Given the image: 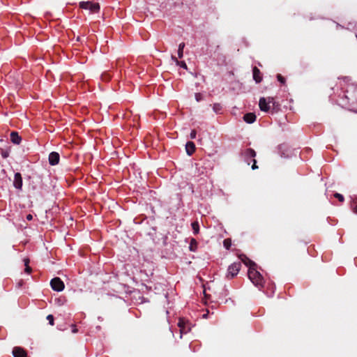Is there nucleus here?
I'll list each match as a JSON object with an SVG mask.
<instances>
[{
  "instance_id": "obj_24",
  "label": "nucleus",
  "mask_w": 357,
  "mask_h": 357,
  "mask_svg": "<svg viewBox=\"0 0 357 357\" xmlns=\"http://www.w3.org/2000/svg\"><path fill=\"white\" fill-rule=\"evenodd\" d=\"M47 319L49 321V324L51 326H53L54 324L53 315H52V314L47 315Z\"/></svg>"
},
{
  "instance_id": "obj_21",
  "label": "nucleus",
  "mask_w": 357,
  "mask_h": 357,
  "mask_svg": "<svg viewBox=\"0 0 357 357\" xmlns=\"http://www.w3.org/2000/svg\"><path fill=\"white\" fill-rule=\"evenodd\" d=\"M79 8L82 9L89 8V1H81L79 3Z\"/></svg>"
},
{
  "instance_id": "obj_20",
  "label": "nucleus",
  "mask_w": 357,
  "mask_h": 357,
  "mask_svg": "<svg viewBox=\"0 0 357 357\" xmlns=\"http://www.w3.org/2000/svg\"><path fill=\"white\" fill-rule=\"evenodd\" d=\"M223 245L227 250H229L231 246V241L229 238H226L223 241Z\"/></svg>"
},
{
  "instance_id": "obj_25",
  "label": "nucleus",
  "mask_w": 357,
  "mask_h": 357,
  "mask_svg": "<svg viewBox=\"0 0 357 357\" xmlns=\"http://www.w3.org/2000/svg\"><path fill=\"white\" fill-rule=\"evenodd\" d=\"M277 79L281 84L285 83V78L282 77L280 74H278L277 75Z\"/></svg>"
},
{
  "instance_id": "obj_8",
  "label": "nucleus",
  "mask_w": 357,
  "mask_h": 357,
  "mask_svg": "<svg viewBox=\"0 0 357 357\" xmlns=\"http://www.w3.org/2000/svg\"><path fill=\"white\" fill-rule=\"evenodd\" d=\"M178 326L179 327L180 333H181L180 338L182 337L183 334H185L190 331V328L185 326V321L182 319H179V321L178 322Z\"/></svg>"
},
{
  "instance_id": "obj_4",
  "label": "nucleus",
  "mask_w": 357,
  "mask_h": 357,
  "mask_svg": "<svg viewBox=\"0 0 357 357\" xmlns=\"http://www.w3.org/2000/svg\"><path fill=\"white\" fill-rule=\"evenodd\" d=\"M272 99L268 98L262 97L259 99V106L260 109L262 112H268L271 109V103Z\"/></svg>"
},
{
  "instance_id": "obj_9",
  "label": "nucleus",
  "mask_w": 357,
  "mask_h": 357,
  "mask_svg": "<svg viewBox=\"0 0 357 357\" xmlns=\"http://www.w3.org/2000/svg\"><path fill=\"white\" fill-rule=\"evenodd\" d=\"M14 357H27L26 351L21 347H14L13 350Z\"/></svg>"
},
{
  "instance_id": "obj_27",
  "label": "nucleus",
  "mask_w": 357,
  "mask_h": 357,
  "mask_svg": "<svg viewBox=\"0 0 357 357\" xmlns=\"http://www.w3.org/2000/svg\"><path fill=\"white\" fill-rule=\"evenodd\" d=\"M24 271L26 273H31L32 268L29 266V265H26V266H25Z\"/></svg>"
},
{
  "instance_id": "obj_2",
  "label": "nucleus",
  "mask_w": 357,
  "mask_h": 357,
  "mask_svg": "<svg viewBox=\"0 0 357 357\" xmlns=\"http://www.w3.org/2000/svg\"><path fill=\"white\" fill-rule=\"evenodd\" d=\"M241 156L243 160L248 165H250L251 162H253L252 169L255 170L258 168L257 160H255L256 152L254 149L248 148L243 150L241 153Z\"/></svg>"
},
{
  "instance_id": "obj_11",
  "label": "nucleus",
  "mask_w": 357,
  "mask_h": 357,
  "mask_svg": "<svg viewBox=\"0 0 357 357\" xmlns=\"http://www.w3.org/2000/svg\"><path fill=\"white\" fill-rule=\"evenodd\" d=\"M10 141L13 144H20V142L22 141V138L19 135L17 132H15V131L11 132V133L10 135Z\"/></svg>"
},
{
  "instance_id": "obj_18",
  "label": "nucleus",
  "mask_w": 357,
  "mask_h": 357,
  "mask_svg": "<svg viewBox=\"0 0 357 357\" xmlns=\"http://www.w3.org/2000/svg\"><path fill=\"white\" fill-rule=\"evenodd\" d=\"M222 107L220 103H214L213 105V110L216 114H220L222 112Z\"/></svg>"
},
{
  "instance_id": "obj_22",
  "label": "nucleus",
  "mask_w": 357,
  "mask_h": 357,
  "mask_svg": "<svg viewBox=\"0 0 357 357\" xmlns=\"http://www.w3.org/2000/svg\"><path fill=\"white\" fill-rule=\"evenodd\" d=\"M353 211L357 214V196L353 199Z\"/></svg>"
},
{
  "instance_id": "obj_33",
  "label": "nucleus",
  "mask_w": 357,
  "mask_h": 357,
  "mask_svg": "<svg viewBox=\"0 0 357 357\" xmlns=\"http://www.w3.org/2000/svg\"><path fill=\"white\" fill-rule=\"evenodd\" d=\"M2 156H3V158H6V157H8V153H2Z\"/></svg>"
},
{
  "instance_id": "obj_10",
  "label": "nucleus",
  "mask_w": 357,
  "mask_h": 357,
  "mask_svg": "<svg viewBox=\"0 0 357 357\" xmlns=\"http://www.w3.org/2000/svg\"><path fill=\"white\" fill-rule=\"evenodd\" d=\"M252 77L256 83H260L262 81L261 72L256 66L252 68Z\"/></svg>"
},
{
  "instance_id": "obj_6",
  "label": "nucleus",
  "mask_w": 357,
  "mask_h": 357,
  "mask_svg": "<svg viewBox=\"0 0 357 357\" xmlns=\"http://www.w3.org/2000/svg\"><path fill=\"white\" fill-rule=\"evenodd\" d=\"M13 185L15 188L21 190L22 188V177L20 173L17 172L14 176Z\"/></svg>"
},
{
  "instance_id": "obj_23",
  "label": "nucleus",
  "mask_w": 357,
  "mask_h": 357,
  "mask_svg": "<svg viewBox=\"0 0 357 357\" xmlns=\"http://www.w3.org/2000/svg\"><path fill=\"white\" fill-rule=\"evenodd\" d=\"M334 197L337 199H338V200L341 202H344V196L340 193H337L336 192L335 195H334Z\"/></svg>"
},
{
  "instance_id": "obj_31",
  "label": "nucleus",
  "mask_w": 357,
  "mask_h": 357,
  "mask_svg": "<svg viewBox=\"0 0 357 357\" xmlns=\"http://www.w3.org/2000/svg\"><path fill=\"white\" fill-rule=\"evenodd\" d=\"M26 220H31L33 219V215L31 214H28L26 217Z\"/></svg>"
},
{
  "instance_id": "obj_1",
  "label": "nucleus",
  "mask_w": 357,
  "mask_h": 357,
  "mask_svg": "<svg viewBox=\"0 0 357 357\" xmlns=\"http://www.w3.org/2000/svg\"><path fill=\"white\" fill-rule=\"evenodd\" d=\"M243 263L249 267L248 278L253 284L259 289L264 287V280L261 274L255 269L256 264L254 261L248 259L246 256L241 258Z\"/></svg>"
},
{
  "instance_id": "obj_5",
  "label": "nucleus",
  "mask_w": 357,
  "mask_h": 357,
  "mask_svg": "<svg viewBox=\"0 0 357 357\" xmlns=\"http://www.w3.org/2000/svg\"><path fill=\"white\" fill-rule=\"evenodd\" d=\"M50 285L52 289L56 291H61L65 287L63 282L57 277L51 280Z\"/></svg>"
},
{
  "instance_id": "obj_16",
  "label": "nucleus",
  "mask_w": 357,
  "mask_h": 357,
  "mask_svg": "<svg viewBox=\"0 0 357 357\" xmlns=\"http://www.w3.org/2000/svg\"><path fill=\"white\" fill-rule=\"evenodd\" d=\"M269 98L272 99V101H271V106L272 109L275 111V112L279 110L280 107V105L279 104V102L275 101V98H273V97H269Z\"/></svg>"
},
{
  "instance_id": "obj_30",
  "label": "nucleus",
  "mask_w": 357,
  "mask_h": 357,
  "mask_svg": "<svg viewBox=\"0 0 357 357\" xmlns=\"http://www.w3.org/2000/svg\"><path fill=\"white\" fill-rule=\"evenodd\" d=\"M180 66L183 68H187V65H186V63L184 61H181V62Z\"/></svg>"
},
{
  "instance_id": "obj_12",
  "label": "nucleus",
  "mask_w": 357,
  "mask_h": 357,
  "mask_svg": "<svg viewBox=\"0 0 357 357\" xmlns=\"http://www.w3.org/2000/svg\"><path fill=\"white\" fill-rule=\"evenodd\" d=\"M185 151L188 155H192L195 151V145L192 142H188L185 144Z\"/></svg>"
},
{
  "instance_id": "obj_32",
  "label": "nucleus",
  "mask_w": 357,
  "mask_h": 357,
  "mask_svg": "<svg viewBox=\"0 0 357 357\" xmlns=\"http://www.w3.org/2000/svg\"><path fill=\"white\" fill-rule=\"evenodd\" d=\"M72 326H73L72 332H73V333H77V329L76 328L75 326L72 325Z\"/></svg>"
},
{
  "instance_id": "obj_17",
  "label": "nucleus",
  "mask_w": 357,
  "mask_h": 357,
  "mask_svg": "<svg viewBox=\"0 0 357 357\" xmlns=\"http://www.w3.org/2000/svg\"><path fill=\"white\" fill-rule=\"evenodd\" d=\"M100 10V5L98 3L91 2V13H98Z\"/></svg>"
},
{
  "instance_id": "obj_35",
  "label": "nucleus",
  "mask_w": 357,
  "mask_h": 357,
  "mask_svg": "<svg viewBox=\"0 0 357 357\" xmlns=\"http://www.w3.org/2000/svg\"><path fill=\"white\" fill-rule=\"evenodd\" d=\"M206 317H207V314H203L204 318H206Z\"/></svg>"
},
{
  "instance_id": "obj_3",
  "label": "nucleus",
  "mask_w": 357,
  "mask_h": 357,
  "mask_svg": "<svg viewBox=\"0 0 357 357\" xmlns=\"http://www.w3.org/2000/svg\"><path fill=\"white\" fill-rule=\"evenodd\" d=\"M241 267V264L240 262H234L229 266L227 268V277L229 278H233L236 275H238Z\"/></svg>"
},
{
  "instance_id": "obj_15",
  "label": "nucleus",
  "mask_w": 357,
  "mask_h": 357,
  "mask_svg": "<svg viewBox=\"0 0 357 357\" xmlns=\"http://www.w3.org/2000/svg\"><path fill=\"white\" fill-rule=\"evenodd\" d=\"M191 227L193 231V234L197 235L199 232V224L198 221H194L191 223Z\"/></svg>"
},
{
  "instance_id": "obj_26",
  "label": "nucleus",
  "mask_w": 357,
  "mask_h": 357,
  "mask_svg": "<svg viewBox=\"0 0 357 357\" xmlns=\"http://www.w3.org/2000/svg\"><path fill=\"white\" fill-rule=\"evenodd\" d=\"M197 136V132L195 130H192L190 133V138L192 139H194L196 138Z\"/></svg>"
},
{
  "instance_id": "obj_13",
  "label": "nucleus",
  "mask_w": 357,
  "mask_h": 357,
  "mask_svg": "<svg viewBox=\"0 0 357 357\" xmlns=\"http://www.w3.org/2000/svg\"><path fill=\"white\" fill-rule=\"evenodd\" d=\"M243 120L248 123H252L256 121V115L254 113H247L243 116Z\"/></svg>"
},
{
  "instance_id": "obj_29",
  "label": "nucleus",
  "mask_w": 357,
  "mask_h": 357,
  "mask_svg": "<svg viewBox=\"0 0 357 357\" xmlns=\"http://www.w3.org/2000/svg\"><path fill=\"white\" fill-rule=\"evenodd\" d=\"M195 99L197 102H199L201 100V96L199 93L195 94Z\"/></svg>"
},
{
  "instance_id": "obj_34",
  "label": "nucleus",
  "mask_w": 357,
  "mask_h": 357,
  "mask_svg": "<svg viewBox=\"0 0 357 357\" xmlns=\"http://www.w3.org/2000/svg\"><path fill=\"white\" fill-rule=\"evenodd\" d=\"M172 59L174 60L177 63H178V60L175 57L172 56Z\"/></svg>"
},
{
  "instance_id": "obj_14",
  "label": "nucleus",
  "mask_w": 357,
  "mask_h": 357,
  "mask_svg": "<svg viewBox=\"0 0 357 357\" xmlns=\"http://www.w3.org/2000/svg\"><path fill=\"white\" fill-rule=\"evenodd\" d=\"M197 248H198V243L197 241H196L195 238H191L190 239V245H189V250L191 252H196L197 250Z\"/></svg>"
},
{
  "instance_id": "obj_19",
  "label": "nucleus",
  "mask_w": 357,
  "mask_h": 357,
  "mask_svg": "<svg viewBox=\"0 0 357 357\" xmlns=\"http://www.w3.org/2000/svg\"><path fill=\"white\" fill-rule=\"evenodd\" d=\"M185 47V43H181L178 45V58L181 59L183 56V49Z\"/></svg>"
},
{
  "instance_id": "obj_7",
  "label": "nucleus",
  "mask_w": 357,
  "mask_h": 357,
  "mask_svg": "<svg viewBox=\"0 0 357 357\" xmlns=\"http://www.w3.org/2000/svg\"><path fill=\"white\" fill-rule=\"evenodd\" d=\"M59 154L57 152H52L49 155V162L51 165H56L59 162Z\"/></svg>"
},
{
  "instance_id": "obj_28",
  "label": "nucleus",
  "mask_w": 357,
  "mask_h": 357,
  "mask_svg": "<svg viewBox=\"0 0 357 357\" xmlns=\"http://www.w3.org/2000/svg\"><path fill=\"white\" fill-rule=\"evenodd\" d=\"M29 262H30L29 259H28V258L24 259V263L25 266H26V265H29Z\"/></svg>"
}]
</instances>
